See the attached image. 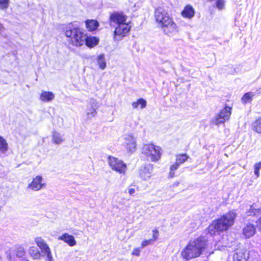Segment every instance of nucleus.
Instances as JSON below:
<instances>
[{"mask_svg":"<svg viewBox=\"0 0 261 261\" xmlns=\"http://www.w3.org/2000/svg\"><path fill=\"white\" fill-rule=\"evenodd\" d=\"M153 238L154 239V240H156L158 238V232L155 230L153 231Z\"/></svg>","mask_w":261,"mask_h":261,"instance_id":"ea45409f","label":"nucleus"},{"mask_svg":"<svg viewBox=\"0 0 261 261\" xmlns=\"http://www.w3.org/2000/svg\"><path fill=\"white\" fill-rule=\"evenodd\" d=\"M58 240L64 241L66 243H67L69 246L71 247L75 246L76 244V241L75 240L74 237L67 233H65L63 234L61 236H60L58 238Z\"/></svg>","mask_w":261,"mask_h":261,"instance_id":"4468645a","label":"nucleus"},{"mask_svg":"<svg viewBox=\"0 0 261 261\" xmlns=\"http://www.w3.org/2000/svg\"><path fill=\"white\" fill-rule=\"evenodd\" d=\"M142 153L152 162H157L161 158L162 150L160 146L152 143L144 144Z\"/></svg>","mask_w":261,"mask_h":261,"instance_id":"423d86ee","label":"nucleus"},{"mask_svg":"<svg viewBox=\"0 0 261 261\" xmlns=\"http://www.w3.org/2000/svg\"><path fill=\"white\" fill-rule=\"evenodd\" d=\"M189 156L186 154H179L176 156V162L180 165L186 161Z\"/></svg>","mask_w":261,"mask_h":261,"instance_id":"bb28decb","label":"nucleus"},{"mask_svg":"<svg viewBox=\"0 0 261 261\" xmlns=\"http://www.w3.org/2000/svg\"><path fill=\"white\" fill-rule=\"evenodd\" d=\"M8 144L6 140L2 137L0 136V156L5 154L8 150Z\"/></svg>","mask_w":261,"mask_h":261,"instance_id":"6ab92c4d","label":"nucleus"},{"mask_svg":"<svg viewBox=\"0 0 261 261\" xmlns=\"http://www.w3.org/2000/svg\"><path fill=\"white\" fill-rule=\"evenodd\" d=\"M248 254L245 249H237L233 254V261H247Z\"/></svg>","mask_w":261,"mask_h":261,"instance_id":"ddd939ff","label":"nucleus"},{"mask_svg":"<svg viewBox=\"0 0 261 261\" xmlns=\"http://www.w3.org/2000/svg\"><path fill=\"white\" fill-rule=\"evenodd\" d=\"M98 108V105L96 100L94 99H90L86 110V115L88 119H91L96 116L97 114L96 110Z\"/></svg>","mask_w":261,"mask_h":261,"instance_id":"9b49d317","label":"nucleus"},{"mask_svg":"<svg viewBox=\"0 0 261 261\" xmlns=\"http://www.w3.org/2000/svg\"><path fill=\"white\" fill-rule=\"evenodd\" d=\"M237 214L234 211H230L217 220L214 221L207 228V231L211 235H215L217 232L227 230L234 223Z\"/></svg>","mask_w":261,"mask_h":261,"instance_id":"20e7f679","label":"nucleus"},{"mask_svg":"<svg viewBox=\"0 0 261 261\" xmlns=\"http://www.w3.org/2000/svg\"><path fill=\"white\" fill-rule=\"evenodd\" d=\"M224 6V1L223 0H217V7L219 9H222Z\"/></svg>","mask_w":261,"mask_h":261,"instance_id":"f704fd0d","label":"nucleus"},{"mask_svg":"<svg viewBox=\"0 0 261 261\" xmlns=\"http://www.w3.org/2000/svg\"><path fill=\"white\" fill-rule=\"evenodd\" d=\"M65 35L68 38V41L76 46L84 45L86 39V35L83 31L72 23L67 26Z\"/></svg>","mask_w":261,"mask_h":261,"instance_id":"39448f33","label":"nucleus"},{"mask_svg":"<svg viewBox=\"0 0 261 261\" xmlns=\"http://www.w3.org/2000/svg\"><path fill=\"white\" fill-rule=\"evenodd\" d=\"M252 128L254 132L261 134V117L252 123Z\"/></svg>","mask_w":261,"mask_h":261,"instance_id":"b1692460","label":"nucleus"},{"mask_svg":"<svg viewBox=\"0 0 261 261\" xmlns=\"http://www.w3.org/2000/svg\"><path fill=\"white\" fill-rule=\"evenodd\" d=\"M136 192V189L134 187L130 186L128 189V192L130 195H133Z\"/></svg>","mask_w":261,"mask_h":261,"instance_id":"4c0bfd02","label":"nucleus"},{"mask_svg":"<svg viewBox=\"0 0 261 261\" xmlns=\"http://www.w3.org/2000/svg\"><path fill=\"white\" fill-rule=\"evenodd\" d=\"M195 11L191 6H186L181 12V15L185 18L191 19L194 16Z\"/></svg>","mask_w":261,"mask_h":261,"instance_id":"dca6fc26","label":"nucleus"},{"mask_svg":"<svg viewBox=\"0 0 261 261\" xmlns=\"http://www.w3.org/2000/svg\"><path fill=\"white\" fill-rule=\"evenodd\" d=\"M45 187L46 184L44 182L43 177L40 175H37L28 185L27 189L33 191H38Z\"/></svg>","mask_w":261,"mask_h":261,"instance_id":"9d476101","label":"nucleus"},{"mask_svg":"<svg viewBox=\"0 0 261 261\" xmlns=\"http://www.w3.org/2000/svg\"><path fill=\"white\" fill-rule=\"evenodd\" d=\"M35 242L42 250V252L49 248L45 241L41 237L36 238L35 239Z\"/></svg>","mask_w":261,"mask_h":261,"instance_id":"f3484780","label":"nucleus"},{"mask_svg":"<svg viewBox=\"0 0 261 261\" xmlns=\"http://www.w3.org/2000/svg\"><path fill=\"white\" fill-rule=\"evenodd\" d=\"M87 28L90 31H95L98 27L99 23L97 21L95 20H89L86 21Z\"/></svg>","mask_w":261,"mask_h":261,"instance_id":"412c9836","label":"nucleus"},{"mask_svg":"<svg viewBox=\"0 0 261 261\" xmlns=\"http://www.w3.org/2000/svg\"><path fill=\"white\" fill-rule=\"evenodd\" d=\"M152 240L151 239L143 241L141 244V247L144 248L145 246L151 244Z\"/></svg>","mask_w":261,"mask_h":261,"instance_id":"c9c22d12","label":"nucleus"},{"mask_svg":"<svg viewBox=\"0 0 261 261\" xmlns=\"http://www.w3.org/2000/svg\"><path fill=\"white\" fill-rule=\"evenodd\" d=\"M140 251H141L139 248H135L132 252V254L137 256H139L140 255Z\"/></svg>","mask_w":261,"mask_h":261,"instance_id":"e433bc0d","label":"nucleus"},{"mask_svg":"<svg viewBox=\"0 0 261 261\" xmlns=\"http://www.w3.org/2000/svg\"><path fill=\"white\" fill-rule=\"evenodd\" d=\"M25 252L24 249L22 247H19L16 250V255L18 257H22L24 255Z\"/></svg>","mask_w":261,"mask_h":261,"instance_id":"72a5a7b5","label":"nucleus"},{"mask_svg":"<svg viewBox=\"0 0 261 261\" xmlns=\"http://www.w3.org/2000/svg\"><path fill=\"white\" fill-rule=\"evenodd\" d=\"M109 165L112 170L120 174H124L127 170L126 165L121 160L116 158L109 157Z\"/></svg>","mask_w":261,"mask_h":261,"instance_id":"0eeeda50","label":"nucleus"},{"mask_svg":"<svg viewBox=\"0 0 261 261\" xmlns=\"http://www.w3.org/2000/svg\"><path fill=\"white\" fill-rule=\"evenodd\" d=\"M256 223L257 228H258L259 230L261 231V218L258 219Z\"/></svg>","mask_w":261,"mask_h":261,"instance_id":"58836bf2","label":"nucleus"},{"mask_svg":"<svg viewBox=\"0 0 261 261\" xmlns=\"http://www.w3.org/2000/svg\"><path fill=\"white\" fill-rule=\"evenodd\" d=\"M127 19V16L122 12H115L110 14V24L115 27L114 35L115 40H121L130 31L131 27L126 21Z\"/></svg>","mask_w":261,"mask_h":261,"instance_id":"7ed1b4c3","label":"nucleus"},{"mask_svg":"<svg viewBox=\"0 0 261 261\" xmlns=\"http://www.w3.org/2000/svg\"><path fill=\"white\" fill-rule=\"evenodd\" d=\"M154 18L159 27L165 35L172 36L178 32V28L173 18L164 8H157L154 12Z\"/></svg>","mask_w":261,"mask_h":261,"instance_id":"f257e3e1","label":"nucleus"},{"mask_svg":"<svg viewBox=\"0 0 261 261\" xmlns=\"http://www.w3.org/2000/svg\"><path fill=\"white\" fill-rule=\"evenodd\" d=\"M179 185V182H174L173 184V187H177Z\"/></svg>","mask_w":261,"mask_h":261,"instance_id":"79ce46f5","label":"nucleus"},{"mask_svg":"<svg viewBox=\"0 0 261 261\" xmlns=\"http://www.w3.org/2000/svg\"><path fill=\"white\" fill-rule=\"evenodd\" d=\"M99 40L95 37H87L86 36V39L85 43L87 46L92 47L98 43Z\"/></svg>","mask_w":261,"mask_h":261,"instance_id":"aec40b11","label":"nucleus"},{"mask_svg":"<svg viewBox=\"0 0 261 261\" xmlns=\"http://www.w3.org/2000/svg\"><path fill=\"white\" fill-rule=\"evenodd\" d=\"M55 98V95L51 92L43 91L42 92L40 99L43 101H50Z\"/></svg>","mask_w":261,"mask_h":261,"instance_id":"a211bd4d","label":"nucleus"},{"mask_svg":"<svg viewBox=\"0 0 261 261\" xmlns=\"http://www.w3.org/2000/svg\"><path fill=\"white\" fill-rule=\"evenodd\" d=\"M243 231L244 236L247 238H249L255 234L256 228L254 225L249 223L246 225Z\"/></svg>","mask_w":261,"mask_h":261,"instance_id":"2eb2a0df","label":"nucleus"},{"mask_svg":"<svg viewBox=\"0 0 261 261\" xmlns=\"http://www.w3.org/2000/svg\"><path fill=\"white\" fill-rule=\"evenodd\" d=\"M9 0H0V9H7L9 5Z\"/></svg>","mask_w":261,"mask_h":261,"instance_id":"2f4dec72","label":"nucleus"},{"mask_svg":"<svg viewBox=\"0 0 261 261\" xmlns=\"http://www.w3.org/2000/svg\"><path fill=\"white\" fill-rule=\"evenodd\" d=\"M53 141L56 144H60L63 142V140L61 134L58 132H54L53 133Z\"/></svg>","mask_w":261,"mask_h":261,"instance_id":"a878e982","label":"nucleus"},{"mask_svg":"<svg viewBox=\"0 0 261 261\" xmlns=\"http://www.w3.org/2000/svg\"><path fill=\"white\" fill-rule=\"evenodd\" d=\"M120 141L128 152L132 153L136 151V139L131 134L124 135L120 138Z\"/></svg>","mask_w":261,"mask_h":261,"instance_id":"6e6552de","label":"nucleus"},{"mask_svg":"<svg viewBox=\"0 0 261 261\" xmlns=\"http://www.w3.org/2000/svg\"><path fill=\"white\" fill-rule=\"evenodd\" d=\"M29 251L31 256L34 259H38L41 256L40 252L38 248L36 247H31Z\"/></svg>","mask_w":261,"mask_h":261,"instance_id":"4be33fe9","label":"nucleus"},{"mask_svg":"<svg viewBox=\"0 0 261 261\" xmlns=\"http://www.w3.org/2000/svg\"><path fill=\"white\" fill-rule=\"evenodd\" d=\"M97 62L101 69L103 70L106 68V62L105 56L103 55L102 54L97 57Z\"/></svg>","mask_w":261,"mask_h":261,"instance_id":"5701e85b","label":"nucleus"},{"mask_svg":"<svg viewBox=\"0 0 261 261\" xmlns=\"http://www.w3.org/2000/svg\"><path fill=\"white\" fill-rule=\"evenodd\" d=\"M254 174L257 177L259 176V170L261 169V162L256 163L254 166Z\"/></svg>","mask_w":261,"mask_h":261,"instance_id":"7c9ffc66","label":"nucleus"},{"mask_svg":"<svg viewBox=\"0 0 261 261\" xmlns=\"http://www.w3.org/2000/svg\"><path fill=\"white\" fill-rule=\"evenodd\" d=\"M4 27L3 26V25L0 23V34H2L3 33V32L4 31Z\"/></svg>","mask_w":261,"mask_h":261,"instance_id":"a19ab883","label":"nucleus"},{"mask_svg":"<svg viewBox=\"0 0 261 261\" xmlns=\"http://www.w3.org/2000/svg\"><path fill=\"white\" fill-rule=\"evenodd\" d=\"M231 108L226 106L222 109L220 113L216 115L213 120V122L217 125L220 124H223L229 120L231 114Z\"/></svg>","mask_w":261,"mask_h":261,"instance_id":"1a4fd4ad","label":"nucleus"},{"mask_svg":"<svg viewBox=\"0 0 261 261\" xmlns=\"http://www.w3.org/2000/svg\"><path fill=\"white\" fill-rule=\"evenodd\" d=\"M153 165L148 164L142 166L139 172L140 177L145 180H148L152 175Z\"/></svg>","mask_w":261,"mask_h":261,"instance_id":"f8f14e48","label":"nucleus"},{"mask_svg":"<svg viewBox=\"0 0 261 261\" xmlns=\"http://www.w3.org/2000/svg\"><path fill=\"white\" fill-rule=\"evenodd\" d=\"M139 105L141 106V109H143L146 107V101L143 98H140L137 101L132 103V107L134 109H137Z\"/></svg>","mask_w":261,"mask_h":261,"instance_id":"393cba45","label":"nucleus"},{"mask_svg":"<svg viewBox=\"0 0 261 261\" xmlns=\"http://www.w3.org/2000/svg\"><path fill=\"white\" fill-rule=\"evenodd\" d=\"M254 95L252 92H248L245 93L242 98V101L246 103L251 100L252 97Z\"/></svg>","mask_w":261,"mask_h":261,"instance_id":"c85d7f7f","label":"nucleus"},{"mask_svg":"<svg viewBox=\"0 0 261 261\" xmlns=\"http://www.w3.org/2000/svg\"><path fill=\"white\" fill-rule=\"evenodd\" d=\"M179 165H180L179 164H178L177 162H175L171 166L169 173L170 177H173L174 176L175 171L178 168Z\"/></svg>","mask_w":261,"mask_h":261,"instance_id":"c756f323","label":"nucleus"},{"mask_svg":"<svg viewBox=\"0 0 261 261\" xmlns=\"http://www.w3.org/2000/svg\"><path fill=\"white\" fill-rule=\"evenodd\" d=\"M43 253L46 256V258L48 261H54V259L49 248L43 252Z\"/></svg>","mask_w":261,"mask_h":261,"instance_id":"473e14b6","label":"nucleus"},{"mask_svg":"<svg viewBox=\"0 0 261 261\" xmlns=\"http://www.w3.org/2000/svg\"><path fill=\"white\" fill-rule=\"evenodd\" d=\"M261 212V210L259 208H256L253 205L250 206V210L246 212V215L248 216H254L258 213Z\"/></svg>","mask_w":261,"mask_h":261,"instance_id":"cd10ccee","label":"nucleus"},{"mask_svg":"<svg viewBox=\"0 0 261 261\" xmlns=\"http://www.w3.org/2000/svg\"><path fill=\"white\" fill-rule=\"evenodd\" d=\"M211 246L206 238L201 236L196 239L191 241L181 252V255L186 259L199 256L207 252Z\"/></svg>","mask_w":261,"mask_h":261,"instance_id":"f03ea898","label":"nucleus"}]
</instances>
